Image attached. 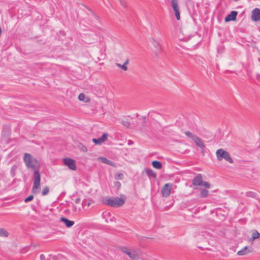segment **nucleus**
<instances>
[{
  "label": "nucleus",
  "instance_id": "nucleus-1",
  "mask_svg": "<svg viewBox=\"0 0 260 260\" xmlns=\"http://www.w3.org/2000/svg\"><path fill=\"white\" fill-rule=\"evenodd\" d=\"M23 160L27 168L36 169L37 168H40V162L29 153H24Z\"/></svg>",
  "mask_w": 260,
  "mask_h": 260
},
{
  "label": "nucleus",
  "instance_id": "nucleus-5",
  "mask_svg": "<svg viewBox=\"0 0 260 260\" xmlns=\"http://www.w3.org/2000/svg\"><path fill=\"white\" fill-rule=\"evenodd\" d=\"M41 180H34V184L31 189L32 194H36L41 191Z\"/></svg>",
  "mask_w": 260,
  "mask_h": 260
},
{
  "label": "nucleus",
  "instance_id": "nucleus-23",
  "mask_svg": "<svg viewBox=\"0 0 260 260\" xmlns=\"http://www.w3.org/2000/svg\"><path fill=\"white\" fill-rule=\"evenodd\" d=\"M173 11L175 13V15L176 17V18L177 20H179L180 19V11H179V7L173 9Z\"/></svg>",
  "mask_w": 260,
  "mask_h": 260
},
{
  "label": "nucleus",
  "instance_id": "nucleus-2",
  "mask_svg": "<svg viewBox=\"0 0 260 260\" xmlns=\"http://www.w3.org/2000/svg\"><path fill=\"white\" fill-rule=\"evenodd\" d=\"M102 203L109 206L118 208L122 206L124 204V200L122 198H105L102 200Z\"/></svg>",
  "mask_w": 260,
  "mask_h": 260
},
{
  "label": "nucleus",
  "instance_id": "nucleus-6",
  "mask_svg": "<svg viewBox=\"0 0 260 260\" xmlns=\"http://www.w3.org/2000/svg\"><path fill=\"white\" fill-rule=\"evenodd\" d=\"M251 19L253 21H260V9L254 8L251 12Z\"/></svg>",
  "mask_w": 260,
  "mask_h": 260
},
{
  "label": "nucleus",
  "instance_id": "nucleus-33",
  "mask_svg": "<svg viewBox=\"0 0 260 260\" xmlns=\"http://www.w3.org/2000/svg\"><path fill=\"white\" fill-rule=\"evenodd\" d=\"M173 9L179 7L178 0H171Z\"/></svg>",
  "mask_w": 260,
  "mask_h": 260
},
{
  "label": "nucleus",
  "instance_id": "nucleus-47",
  "mask_svg": "<svg viewBox=\"0 0 260 260\" xmlns=\"http://www.w3.org/2000/svg\"><path fill=\"white\" fill-rule=\"evenodd\" d=\"M191 0H185L186 3H189L191 2Z\"/></svg>",
  "mask_w": 260,
  "mask_h": 260
},
{
  "label": "nucleus",
  "instance_id": "nucleus-12",
  "mask_svg": "<svg viewBox=\"0 0 260 260\" xmlns=\"http://www.w3.org/2000/svg\"><path fill=\"white\" fill-rule=\"evenodd\" d=\"M121 250L128 255L129 257L132 259H136L138 257V255L135 252H132L129 249H128L126 247H122L121 248Z\"/></svg>",
  "mask_w": 260,
  "mask_h": 260
},
{
  "label": "nucleus",
  "instance_id": "nucleus-11",
  "mask_svg": "<svg viewBox=\"0 0 260 260\" xmlns=\"http://www.w3.org/2000/svg\"><path fill=\"white\" fill-rule=\"evenodd\" d=\"M146 174L149 178H153V179L156 178V175L155 173L151 169L145 168L142 171V175Z\"/></svg>",
  "mask_w": 260,
  "mask_h": 260
},
{
  "label": "nucleus",
  "instance_id": "nucleus-3",
  "mask_svg": "<svg viewBox=\"0 0 260 260\" xmlns=\"http://www.w3.org/2000/svg\"><path fill=\"white\" fill-rule=\"evenodd\" d=\"M216 156L219 160H221L223 158L225 159L230 163H233V160L231 158L229 153L222 149H219L216 152Z\"/></svg>",
  "mask_w": 260,
  "mask_h": 260
},
{
  "label": "nucleus",
  "instance_id": "nucleus-16",
  "mask_svg": "<svg viewBox=\"0 0 260 260\" xmlns=\"http://www.w3.org/2000/svg\"><path fill=\"white\" fill-rule=\"evenodd\" d=\"M252 251V248L250 249L248 246H245L237 252L239 255H244Z\"/></svg>",
  "mask_w": 260,
  "mask_h": 260
},
{
  "label": "nucleus",
  "instance_id": "nucleus-29",
  "mask_svg": "<svg viewBox=\"0 0 260 260\" xmlns=\"http://www.w3.org/2000/svg\"><path fill=\"white\" fill-rule=\"evenodd\" d=\"M121 124L126 127H129L131 125L130 122L128 120H122L121 121Z\"/></svg>",
  "mask_w": 260,
  "mask_h": 260
},
{
  "label": "nucleus",
  "instance_id": "nucleus-42",
  "mask_svg": "<svg viewBox=\"0 0 260 260\" xmlns=\"http://www.w3.org/2000/svg\"><path fill=\"white\" fill-rule=\"evenodd\" d=\"M40 260H46V257L44 255H43L42 254L40 255Z\"/></svg>",
  "mask_w": 260,
  "mask_h": 260
},
{
  "label": "nucleus",
  "instance_id": "nucleus-44",
  "mask_svg": "<svg viewBox=\"0 0 260 260\" xmlns=\"http://www.w3.org/2000/svg\"><path fill=\"white\" fill-rule=\"evenodd\" d=\"M129 60L128 59H126L123 64H125V66H126V65L128 63Z\"/></svg>",
  "mask_w": 260,
  "mask_h": 260
},
{
  "label": "nucleus",
  "instance_id": "nucleus-10",
  "mask_svg": "<svg viewBox=\"0 0 260 260\" xmlns=\"http://www.w3.org/2000/svg\"><path fill=\"white\" fill-rule=\"evenodd\" d=\"M238 15V12L236 11H232L229 14H228L224 18L225 22H229L235 21Z\"/></svg>",
  "mask_w": 260,
  "mask_h": 260
},
{
  "label": "nucleus",
  "instance_id": "nucleus-43",
  "mask_svg": "<svg viewBox=\"0 0 260 260\" xmlns=\"http://www.w3.org/2000/svg\"><path fill=\"white\" fill-rule=\"evenodd\" d=\"M93 201L92 200H89L87 202V205L88 207H89L90 206V205L91 204V203H92Z\"/></svg>",
  "mask_w": 260,
  "mask_h": 260
},
{
  "label": "nucleus",
  "instance_id": "nucleus-36",
  "mask_svg": "<svg viewBox=\"0 0 260 260\" xmlns=\"http://www.w3.org/2000/svg\"><path fill=\"white\" fill-rule=\"evenodd\" d=\"M116 66L119 68H120L121 69L123 70L124 71H127V66H125V64H120V63H117Z\"/></svg>",
  "mask_w": 260,
  "mask_h": 260
},
{
  "label": "nucleus",
  "instance_id": "nucleus-20",
  "mask_svg": "<svg viewBox=\"0 0 260 260\" xmlns=\"http://www.w3.org/2000/svg\"><path fill=\"white\" fill-rule=\"evenodd\" d=\"M34 170V179H40V173L39 172V168H37L36 169H32Z\"/></svg>",
  "mask_w": 260,
  "mask_h": 260
},
{
  "label": "nucleus",
  "instance_id": "nucleus-49",
  "mask_svg": "<svg viewBox=\"0 0 260 260\" xmlns=\"http://www.w3.org/2000/svg\"><path fill=\"white\" fill-rule=\"evenodd\" d=\"M98 29H99V30H101V28L99 27H98Z\"/></svg>",
  "mask_w": 260,
  "mask_h": 260
},
{
  "label": "nucleus",
  "instance_id": "nucleus-9",
  "mask_svg": "<svg viewBox=\"0 0 260 260\" xmlns=\"http://www.w3.org/2000/svg\"><path fill=\"white\" fill-rule=\"evenodd\" d=\"M171 186L172 184L170 183L165 184L161 190L164 197H167L170 194Z\"/></svg>",
  "mask_w": 260,
  "mask_h": 260
},
{
  "label": "nucleus",
  "instance_id": "nucleus-26",
  "mask_svg": "<svg viewBox=\"0 0 260 260\" xmlns=\"http://www.w3.org/2000/svg\"><path fill=\"white\" fill-rule=\"evenodd\" d=\"M185 135L189 138H191L192 140L195 138V137L197 136L196 135L193 134L191 132L189 131H186L185 132Z\"/></svg>",
  "mask_w": 260,
  "mask_h": 260
},
{
  "label": "nucleus",
  "instance_id": "nucleus-19",
  "mask_svg": "<svg viewBox=\"0 0 260 260\" xmlns=\"http://www.w3.org/2000/svg\"><path fill=\"white\" fill-rule=\"evenodd\" d=\"M209 194V191L208 190L205 188H201V192H200V197L201 198H206L208 197Z\"/></svg>",
  "mask_w": 260,
  "mask_h": 260
},
{
  "label": "nucleus",
  "instance_id": "nucleus-37",
  "mask_svg": "<svg viewBox=\"0 0 260 260\" xmlns=\"http://www.w3.org/2000/svg\"><path fill=\"white\" fill-rule=\"evenodd\" d=\"M85 95V94L83 93L79 94L78 96V99L80 101H84Z\"/></svg>",
  "mask_w": 260,
  "mask_h": 260
},
{
  "label": "nucleus",
  "instance_id": "nucleus-13",
  "mask_svg": "<svg viewBox=\"0 0 260 260\" xmlns=\"http://www.w3.org/2000/svg\"><path fill=\"white\" fill-rule=\"evenodd\" d=\"M150 41L155 48V53L157 55L161 51V47L160 44L152 38L150 39Z\"/></svg>",
  "mask_w": 260,
  "mask_h": 260
},
{
  "label": "nucleus",
  "instance_id": "nucleus-32",
  "mask_svg": "<svg viewBox=\"0 0 260 260\" xmlns=\"http://www.w3.org/2000/svg\"><path fill=\"white\" fill-rule=\"evenodd\" d=\"M87 9L91 13L93 16L98 21H100V18L96 14V13L93 12L91 9L87 7Z\"/></svg>",
  "mask_w": 260,
  "mask_h": 260
},
{
  "label": "nucleus",
  "instance_id": "nucleus-14",
  "mask_svg": "<svg viewBox=\"0 0 260 260\" xmlns=\"http://www.w3.org/2000/svg\"><path fill=\"white\" fill-rule=\"evenodd\" d=\"M193 141L195 143L197 147L201 148L202 150H204L205 149V145L200 138H199L198 136H196L195 138L193 140Z\"/></svg>",
  "mask_w": 260,
  "mask_h": 260
},
{
  "label": "nucleus",
  "instance_id": "nucleus-17",
  "mask_svg": "<svg viewBox=\"0 0 260 260\" xmlns=\"http://www.w3.org/2000/svg\"><path fill=\"white\" fill-rule=\"evenodd\" d=\"M260 238V233L257 231L254 230L251 235V238L249 241L252 243L254 240Z\"/></svg>",
  "mask_w": 260,
  "mask_h": 260
},
{
  "label": "nucleus",
  "instance_id": "nucleus-34",
  "mask_svg": "<svg viewBox=\"0 0 260 260\" xmlns=\"http://www.w3.org/2000/svg\"><path fill=\"white\" fill-rule=\"evenodd\" d=\"M34 198V197L32 194H30L29 195L28 197H27L26 198H25L24 199V202L25 203H28L29 202H30Z\"/></svg>",
  "mask_w": 260,
  "mask_h": 260
},
{
  "label": "nucleus",
  "instance_id": "nucleus-50",
  "mask_svg": "<svg viewBox=\"0 0 260 260\" xmlns=\"http://www.w3.org/2000/svg\"><path fill=\"white\" fill-rule=\"evenodd\" d=\"M234 1H238V0H234Z\"/></svg>",
  "mask_w": 260,
  "mask_h": 260
},
{
  "label": "nucleus",
  "instance_id": "nucleus-4",
  "mask_svg": "<svg viewBox=\"0 0 260 260\" xmlns=\"http://www.w3.org/2000/svg\"><path fill=\"white\" fill-rule=\"evenodd\" d=\"M63 162L65 166L72 170H75L76 169V161L71 158H64L63 159Z\"/></svg>",
  "mask_w": 260,
  "mask_h": 260
},
{
  "label": "nucleus",
  "instance_id": "nucleus-48",
  "mask_svg": "<svg viewBox=\"0 0 260 260\" xmlns=\"http://www.w3.org/2000/svg\"><path fill=\"white\" fill-rule=\"evenodd\" d=\"M144 122H145V117H144Z\"/></svg>",
  "mask_w": 260,
  "mask_h": 260
},
{
  "label": "nucleus",
  "instance_id": "nucleus-38",
  "mask_svg": "<svg viewBox=\"0 0 260 260\" xmlns=\"http://www.w3.org/2000/svg\"><path fill=\"white\" fill-rule=\"evenodd\" d=\"M115 186L117 189H119L121 186V184L119 182L116 181L115 182Z\"/></svg>",
  "mask_w": 260,
  "mask_h": 260
},
{
  "label": "nucleus",
  "instance_id": "nucleus-7",
  "mask_svg": "<svg viewBox=\"0 0 260 260\" xmlns=\"http://www.w3.org/2000/svg\"><path fill=\"white\" fill-rule=\"evenodd\" d=\"M192 185L194 186H203L205 188H210V184L208 182L203 181V180H192Z\"/></svg>",
  "mask_w": 260,
  "mask_h": 260
},
{
  "label": "nucleus",
  "instance_id": "nucleus-15",
  "mask_svg": "<svg viewBox=\"0 0 260 260\" xmlns=\"http://www.w3.org/2000/svg\"><path fill=\"white\" fill-rule=\"evenodd\" d=\"M60 221L63 222L66 225V227L68 228L72 226L75 223L74 221L70 220L64 217H61L60 219Z\"/></svg>",
  "mask_w": 260,
  "mask_h": 260
},
{
  "label": "nucleus",
  "instance_id": "nucleus-31",
  "mask_svg": "<svg viewBox=\"0 0 260 260\" xmlns=\"http://www.w3.org/2000/svg\"><path fill=\"white\" fill-rule=\"evenodd\" d=\"M87 9L91 13L93 16L98 21H100V18L96 14V13L93 12L91 9L87 7Z\"/></svg>",
  "mask_w": 260,
  "mask_h": 260
},
{
  "label": "nucleus",
  "instance_id": "nucleus-40",
  "mask_svg": "<svg viewBox=\"0 0 260 260\" xmlns=\"http://www.w3.org/2000/svg\"><path fill=\"white\" fill-rule=\"evenodd\" d=\"M115 176V177H118L119 179H121L123 177V174L122 173H116Z\"/></svg>",
  "mask_w": 260,
  "mask_h": 260
},
{
  "label": "nucleus",
  "instance_id": "nucleus-24",
  "mask_svg": "<svg viewBox=\"0 0 260 260\" xmlns=\"http://www.w3.org/2000/svg\"><path fill=\"white\" fill-rule=\"evenodd\" d=\"M246 196L248 197H250L252 198H256L257 194L252 191H247L246 192Z\"/></svg>",
  "mask_w": 260,
  "mask_h": 260
},
{
  "label": "nucleus",
  "instance_id": "nucleus-30",
  "mask_svg": "<svg viewBox=\"0 0 260 260\" xmlns=\"http://www.w3.org/2000/svg\"><path fill=\"white\" fill-rule=\"evenodd\" d=\"M162 133L165 135H167L168 133H171L173 132L172 130L169 128L168 127H164L162 129Z\"/></svg>",
  "mask_w": 260,
  "mask_h": 260
},
{
  "label": "nucleus",
  "instance_id": "nucleus-41",
  "mask_svg": "<svg viewBox=\"0 0 260 260\" xmlns=\"http://www.w3.org/2000/svg\"><path fill=\"white\" fill-rule=\"evenodd\" d=\"M193 179H202V175L201 174H198L194 176Z\"/></svg>",
  "mask_w": 260,
  "mask_h": 260
},
{
  "label": "nucleus",
  "instance_id": "nucleus-21",
  "mask_svg": "<svg viewBox=\"0 0 260 260\" xmlns=\"http://www.w3.org/2000/svg\"><path fill=\"white\" fill-rule=\"evenodd\" d=\"M17 168L18 166L17 165H14L12 167L10 170L11 176L12 177H14L15 176Z\"/></svg>",
  "mask_w": 260,
  "mask_h": 260
},
{
  "label": "nucleus",
  "instance_id": "nucleus-25",
  "mask_svg": "<svg viewBox=\"0 0 260 260\" xmlns=\"http://www.w3.org/2000/svg\"><path fill=\"white\" fill-rule=\"evenodd\" d=\"M100 159L102 160V162L108 165H112V161L108 159L106 157H100Z\"/></svg>",
  "mask_w": 260,
  "mask_h": 260
},
{
  "label": "nucleus",
  "instance_id": "nucleus-46",
  "mask_svg": "<svg viewBox=\"0 0 260 260\" xmlns=\"http://www.w3.org/2000/svg\"><path fill=\"white\" fill-rule=\"evenodd\" d=\"M86 202H87V201H86V200H84L82 202V204L83 206H84L86 204Z\"/></svg>",
  "mask_w": 260,
  "mask_h": 260
},
{
  "label": "nucleus",
  "instance_id": "nucleus-45",
  "mask_svg": "<svg viewBox=\"0 0 260 260\" xmlns=\"http://www.w3.org/2000/svg\"><path fill=\"white\" fill-rule=\"evenodd\" d=\"M178 175V174L174 175L172 177L175 178L176 179H179V177Z\"/></svg>",
  "mask_w": 260,
  "mask_h": 260
},
{
  "label": "nucleus",
  "instance_id": "nucleus-39",
  "mask_svg": "<svg viewBox=\"0 0 260 260\" xmlns=\"http://www.w3.org/2000/svg\"><path fill=\"white\" fill-rule=\"evenodd\" d=\"M73 200L76 204H79L81 202V199L79 197H76L75 199Z\"/></svg>",
  "mask_w": 260,
  "mask_h": 260
},
{
  "label": "nucleus",
  "instance_id": "nucleus-8",
  "mask_svg": "<svg viewBox=\"0 0 260 260\" xmlns=\"http://www.w3.org/2000/svg\"><path fill=\"white\" fill-rule=\"evenodd\" d=\"M108 139V134L106 133H104L102 136L98 139L93 138L92 139V142L95 144V145H100L102 143H104Z\"/></svg>",
  "mask_w": 260,
  "mask_h": 260
},
{
  "label": "nucleus",
  "instance_id": "nucleus-35",
  "mask_svg": "<svg viewBox=\"0 0 260 260\" xmlns=\"http://www.w3.org/2000/svg\"><path fill=\"white\" fill-rule=\"evenodd\" d=\"M120 5L124 8H126L127 7V3L125 0H119Z\"/></svg>",
  "mask_w": 260,
  "mask_h": 260
},
{
  "label": "nucleus",
  "instance_id": "nucleus-18",
  "mask_svg": "<svg viewBox=\"0 0 260 260\" xmlns=\"http://www.w3.org/2000/svg\"><path fill=\"white\" fill-rule=\"evenodd\" d=\"M151 165L156 169H160L162 167V163L158 160L152 161L151 162Z\"/></svg>",
  "mask_w": 260,
  "mask_h": 260
},
{
  "label": "nucleus",
  "instance_id": "nucleus-27",
  "mask_svg": "<svg viewBox=\"0 0 260 260\" xmlns=\"http://www.w3.org/2000/svg\"><path fill=\"white\" fill-rule=\"evenodd\" d=\"M78 147L80 149V150L83 152H86L88 150L87 147L82 143L79 144Z\"/></svg>",
  "mask_w": 260,
  "mask_h": 260
},
{
  "label": "nucleus",
  "instance_id": "nucleus-22",
  "mask_svg": "<svg viewBox=\"0 0 260 260\" xmlns=\"http://www.w3.org/2000/svg\"><path fill=\"white\" fill-rule=\"evenodd\" d=\"M9 235V233L6 230L3 228H0V237H8Z\"/></svg>",
  "mask_w": 260,
  "mask_h": 260
},
{
  "label": "nucleus",
  "instance_id": "nucleus-28",
  "mask_svg": "<svg viewBox=\"0 0 260 260\" xmlns=\"http://www.w3.org/2000/svg\"><path fill=\"white\" fill-rule=\"evenodd\" d=\"M49 191V187L47 186H46L43 189V190L42 192V196H46L47 194H48Z\"/></svg>",
  "mask_w": 260,
  "mask_h": 260
}]
</instances>
